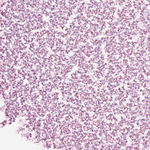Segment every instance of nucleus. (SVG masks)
<instances>
[{
    "label": "nucleus",
    "instance_id": "1",
    "mask_svg": "<svg viewBox=\"0 0 150 150\" xmlns=\"http://www.w3.org/2000/svg\"><path fill=\"white\" fill-rule=\"evenodd\" d=\"M9 84L7 83L6 81H5V83L3 82L2 83H1V84L0 85V87L2 88V89H4V90H7V91H4L3 93H2V94L4 96V98L6 99H7V100H6V102H5V103L6 104V105H4V107L6 109L5 113L6 115L7 116H9L8 114L9 112V103H8V98L9 96V92L8 90V89L9 86Z\"/></svg>",
    "mask_w": 150,
    "mask_h": 150
},
{
    "label": "nucleus",
    "instance_id": "2",
    "mask_svg": "<svg viewBox=\"0 0 150 150\" xmlns=\"http://www.w3.org/2000/svg\"><path fill=\"white\" fill-rule=\"evenodd\" d=\"M8 2H5L3 4V5L1 6L2 7L3 6V8H4V11H3V13L4 16L8 18V20H9L8 18L9 17V7L8 4L9 3V1H8Z\"/></svg>",
    "mask_w": 150,
    "mask_h": 150
},
{
    "label": "nucleus",
    "instance_id": "3",
    "mask_svg": "<svg viewBox=\"0 0 150 150\" xmlns=\"http://www.w3.org/2000/svg\"><path fill=\"white\" fill-rule=\"evenodd\" d=\"M3 93V92H2L0 90V95L1 94V93Z\"/></svg>",
    "mask_w": 150,
    "mask_h": 150
}]
</instances>
